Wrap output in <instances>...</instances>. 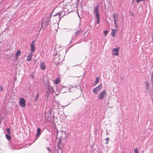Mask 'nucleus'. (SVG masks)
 Segmentation results:
<instances>
[{
    "label": "nucleus",
    "instance_id": "f257e3e1",
    "mask_svg": "<svg viewBox=\"0 0 153 153\" xmlns=\"http://www.w3.org/2000/svg\"><path fill=\"white\" fill-rule=\"evenodd\" d=\"M106 91L104 90L99 94L98 96V99L99 100H102L106 97Z\"/></svg>",
    "mask_w": 153,
    "mask_h": 153
},
{
    "label": "nucleus",
    "instance_id": "f03ea898",
    "mask_svg": "<svg viewBox=\"0 0 153 153\" xmlns=\"http://www.w3.org/2000/svg\"><path fill=\"white\" fill-rule=\"evenodd\" d=\"M102 88V84L99 85L98 86L94 89L92 91L95 94H97L100 92Z\"/></svg>",
    "mask_w": 153,
    "mask_h": 153
},
{
    "label": "nucleus",
    "instance_id": "7ed1b4c3",
    "mask_svg": "<svg viewBox=\"0 0 153 153\" xmlns=\"http://www.w3.org/2000/svg\"><path fill=\"white\" fill-rule=\"evenodd\" d=\"M19 103L21 106L23 108L26 106L25 101L23 98H19Z\"/></svg>",
    "mask_w": 153,
    "mask_h": 153
},
{
    "label": "nucleus",
    "instance_id": "20e7f679",
    "mask_svg": "<svg viewBox=\"0 0 153 153\" xmlns=\"http://www.w3.org/2000/svg\"><path fill=\"white\" fill-rule=\"evenodd\" d=\"M119 50L120 49L119 47L113 49L112 50L113 54L115 56H118L119 54Z\"/></svg>",
    "mask_w": 153,
    "mask_h": 153
},
{
    "label": "nucleus",
    "instance_id": "39448f33",
    "mask_svg": "<svg viewBox=\"0 0 153 153\" xmlns=\"http://www.w3.org/2000/svg\"><path fill=\"white\" fill-rule=\"evenodd\" d=\"M35 41L34 40H33L31 42L30 44V50H31V53H33L35 51V47L34 45Z\"/></svg>",
    "mask_w": 153,
    "mask_h": 153
},
{
    "label": "nucleus",
    "instance_id": "423d86ee",
    "mask_svg": "<svg viewBox=\"0 0 153 153\" xmlns=\"http://www.w3.org/2000/svg\"><path fill=\"white\" fill-rule=\"evenodd\" d=\"M40 68L42 70H44L45 69L46 66L45 65V62L42 61H41L40 64Z\"/></svg>",
    "mask_w": 153,
    "mask_h": 153
},
{
    "label": "nucleus",
    "instance_id": "0eeeda50",
    "mask_svg": "<svg viewBox=\"0 0 153 153\" xmlns=\"http://www.w3.org/2000/svg\"><path fill=\"white\" fill-rule=\"evenodd\" d=\"M99 7V6L98 5H97L95 7L94 12H95L96 16H100L99 14V9H98Z\"/></svg>",
    "mask_w": 153,
    "mask_h": 153
},
{
    "label": "nucleus",
    "instance_id": "6e6552de",
    "mask_svg": "<svg viewBox=\"0 0 153 153\" xmlns=\"http://www.w3.org/2000/svg\"><path fill=\"white\" fill-rule=\"evenodd\" d=\"M113 17L114 19V22H117L118 19V14L114 13L113 15Z\"/></svg>",
    "mask_w": 153,
    "mask_h": 153
},
{
    "label": "nucleus",
    "instance_id": "1a4fd4ad",
    "mask_svg": "<svg viewBox=\"0 0 153 153\" xmlns=\"http://www.w3.org/2000/svg\"><path fill=\"white\" fill-rule=\"evenodd\" d=\"M117 31V29H112L111 31V35L112 37H115V34L116 33Z\"/></svg>",
    "mask_w": 153,
    "mask_h": 153
},
{
    "label": "nucleus",
    "instance_id": "9d476101",
    "mask_svg": "<svg viewBox=\"0 0 153 153\" xmlns=\"http://www.w3.org/2000/svg\"><path fill=\"white\" fill-rule=\"evenodd\" d=\"M33 53H30L29 55H28L27 56V60L28 61H30L32 60Z\"/></svg>",
    "mask_w": 153,
    "mask_h": 153
},
{
    "label": "nucleus",
    "instance_id": "9b49d317",
    "mask_svg": "<svg viewBox=\"0 0 153 153\" xmlns=\"http://www.w3.org/2000/svg\"><path fill=\"white\" fill-rule=\"evenodd\" d=\"M21 51L20 50H17L16 54V59H17L18 56H20L21 54Z\"/></svg>",
    "mask_w": 153,
    "mask_h": 153
},
{
    "label": "nucleus",
    "instance_id": "f8f14e48",
    "mask_svg": "<svg viewBox=\"0 0 153 153\" xmlns=\"http://www.w3.org/2000/svg\"><path fill=\"white\" fill-rule=\"evenodd\" d=\"M83 32V31L82 30H78L76 31L75 33V36H76L79 34L82 33Z\"/></svg>",
    "mask_w": 153,
    "mask_h": 153
},
{
    "label": "nucleus",
    "instance_id": "ddd939ff",
    "mask_svg": "<svg viewBox=\"0 0 153 153\" xmlns=\"http://www.w3.org/2000/svg\"><path fill=\"white\" fill-rule=\"evenodd\" d=\"M41 131V129L39 128H38L37 130V133L36 135L37 136H39V135Z\"/></svg>",
    "mask_w": 153,
    "mask_h": 153
},
{
    "label": "nucleus",
    "instance_id": "4468645a",
    "mask_svg": "<svg viewBox=\"0 0 153 153\" xmlns=\"http://www.w3.org/2000/svg\"><path fill=\"white\" fill-rule=\"evenodd\" d=\"M59 81L60 79L59 78H58L55 80L54 82L56 85H57L58 84Z\"/></svg>",
    "mask_w": 153,
    "mask_h": 153
},
{
    "label": "nucleus",
    "instance_id": "2eb2a0df",
    "mask_svg": "<svg viewBox=\"0 0 153 153\" xmlns=\"http://www.w3.org/2000/svg\"><path fill=\"white\" fill-rule=\"evenodd\" d=\"M6 138L8 140H10L11 138V137L10 134H6Z\"/></svg>",
    "mask_w": 153,
    "mask_h": 153
},
{
    "label": "nucleus",
    "instance_id": "dca6fc26",
    "mask_svg": "<svg viewBox=\"0 0 153 153\" xmlns=\"http://www.w3.org/2000/svg\"><path fill=\"white\" fill-rule=\"evenodd\" d=\"M97 19V23L98 24H99L100 22V16H96Z\"/></svg>",
    "mask_w": 153,
    "mask_h": 153
},
{
    "label": "nucleus",
    "instance_id": "f3484780",
    "mask_svg": "<svg viewBox=\"0 0 153 153\" xmlns=\"http://www.w3.org/2000/svg\"><path fill=\"white\" fill-rule=\"evenodd\" d=\"M133 153H139L138 150L137 148H136L134 149V150Z\"/></svg>",
    "mask_w": 153,
    "mask_h": 153
},
{
    "label": "nucleus",
    "instance_id": "a211bd4d",
    "mask_svg": "<svg viewBox=\"0 0 153 153\" xmlns=\"http://www.w3.org/2000/svg\"><path fill=\"white\" fill-rule=\"evenodd\" d=\"M146 89L147 90L149 89V84L147 82H146Z\"/></svg>",
    "mask_w": 153,
    "mask_h": 153
},
{
    "label": "nucleus",
    "instance_id": "6ab92c4d",
    "mask_svg": "<svg viewBox=\"0 0 153 153\" xmlns=\"http://www.w3.org/2000/svg\"><path fill=\"white\" fill-rule=\"evenodd\" d=\"M115 27H116V29L118 28V25L117 23V22H114Z\"/></svg>",
    "mask_w": 153,
    "mask_h": 153
},
{
    "label": "nucleus",
    "instance_id": "aec40b11",
    "mask_svg": "<svg viewBox=\"0 0 153 153\" xmlns=\"http://www.w3.org/2000/svg\"><path fill=\"white\" fill-rule=\"evenodd\" d=\"M7 131L9 134L10 135V128H7Z\"/></svg>",
    "mask_w": 153,
    "mask_h": 153
},
{
    "label": "nucleus",
    "instance_id": "412c9836",
    "mask_svg": "<svg viewBox=\"0 0 153 153\" xmlns=\"http://www.w3.org/2000/svg\"><path fill=\"white\" fill-rule=\"evenodd\" d=\"M108 33V31L107 30H104L103 31V33L105 35H106Z\"/></svg>",
    "mask_w": 153,
    "mask_h": 153
},
{
    "label": "nucleus",
    "instance_id": "4be33fe9",
    "mask_svg": "<svg viewBox=\"0 0 153 153\" xmlns=\"http://www.w3.org/2000/svg\"><path fill=\"white\" fill-rule=\"evenodd\" d=\"M95 81L96 82V83H98L99 82V78L98 77H96Z\"/></svg>",
    "mask_w": 153,
    "mask_h": 153
},
{
    "label": "nucleus",
    "instance_id": "5701e85b",
    "mask_svg": "<svg viewBox=\"0 0 153 153\" xmlns=\"http://www.w3.org/2000/svg\"><path fill=\"white\" fill-rule=\"evenodd\" d=\"M39 97V94H37L36 95V98L35 99V100H38Z\"/></svg>",
    "mask_w": 153,
    "mask_h": 153
},
{
    "label": "nucleus",
    "instance_id": "b1692460",
    "mask_svg": "<svg viewBox=\"0 0 153 153\" xmlns=\"http://www.w3.org/2000/svg\"><path fill=\"white\" fill-rule=\"evenodd\" d=\"M105 139H106L107 142H108L109 140V138L108 137L106 138Z\"/></svg>",
    "mask_w": 153,
    "mask_h": 153
},
{
    "label": "nucleus",
    "instance_id": "393cba45",
    "mask_svg": "<svg viewBox=\"0 0 153 153\" xmlns=\"http://www.w3.org/2000/svg\"><path fill=\"white\" fill-rule=\"evenodd\" d=\"M0 89L1 91H3V88L1 86Z\"/></svg>",
    "mask_w": 153,
    "mask_h": 153
},
{
    "label": "nucleus",
    "instance_id": "a878e982",
    "mask_svg": "<svg viewBox=\"0 0 153 153\" xmlns=\"http://www.w3.org/2000/svg\"><path fill=\"white\" fill-rule=\"evenodd\" d=\"M47 148L49 151L50 152H51V150L48 147H47Z\"/></svg>",
    "mask_w": 153,
    "mask_h": 153
},
{
    "label": "nucleus",
    "instance_id": "bb28decb",
    "mask_svg": "<svg viewBox=\"0 0 153 153\" xmlns=\"http://www.w3.org/2000/svg\"><path fill=\"white\" fill-rule=\"evenodd\" d=\"M97 83H96V82L95 81V82L94 85H96L97 84Z\"/></svg>",
    "mask_w": 153,
    "mask_h": 153
},
{
    "label": "nucleus",
    "instance_id": "cd10ccee",
    "mask_svg": "<svg viewBox=\"0 0 153 153\" xmlns=\"http://www.w3.org/2000/svg\"><path fill=\"white\" fill-rule=\"evenodd\" d=\"M108 142H107V141H106V144H108Z\"/></svg>",
    "mask_w": 153,
    "mask_h": 153
},
{
    "label": "nucleus",
    "instance_id": "c85d7f7f",
    "mask_svg": "<svg viewBox=\"0 0 153 153\" xmlns=\"http://www.w3.org/2000/svg\"><path fill=\"white\" fill-rule=\"evenodd\" d=\"M43 23H42V25H43Z\"/></svg>",
    "mask_w": 153,
    "mask_h": 153
}]
</instances>
